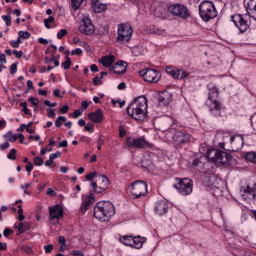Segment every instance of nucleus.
Instances as JSON below:
<instances>
[{
  "label": "nucleus",
  "instance_id": "obj_1",
  "mask_svg": "<svg viewBox=\"0 0 256 256\" xmlns=\"http://www.w3.org/2000/svg\"><path fill=\"white\" fill-rule=\"evenodd\" d=\"M147 107V97L139 96L129 104L126 112L135 121H145L147 118Z\"/></svg>",
  "mask_w": 256,
  "mask_h": 256
},
{
  "label": "nucleus",
  "instance_id": "obj_2",
  "mask_svg": "<svg viewBox=\"0 0 256 256\" xmlns=\"http://www.w3.org/2000/svg\"><path fill=\"white\" fill-rule=\"evenodd\" d=\"M93 215L98 221L105 223L115 215V205L109 201L98 202L94 206Z\"/></svg>",
  "mask_w": 256,
  "mask_h": 256
},
{
  "label": "nucleus",
  "instance_id": "obj_3",
  "mask_svg": "<svg viewBox=\"0 0 256 256\" xmlns=\"http://www.w3.org/2000/svg\"><path fill=\"white\" fill-rule=\"evenodd\" d=\"M207 159L218 165H229L233 161V156L225 151L209 149L207 151Z\"/></svg>",
  "mask_w": 256,
  "mask_h": 256
},
{
  "label": "nucleus",
  "instance_id": "obj_4",
  "mask_svg": "<svg viewBox=\"0 0 256 256\" xmlns=\"http://www.w3.org/2000/svg\"><path fill=\"white\" fill-rule=\"evenodd\" d=\"M199 15L205 23L211 21V19H215V17H217V8H215V4L207 0L202 1L199 5Z\"/></svg>",
  "mask_w": 256,
  "mask_h": 256
},
{
  "label": "nucleus",
  "instance_id": "obj_5",
  "mask_svg": "<svg viewBox=\"0 0 256 256\" xmlns=\"http://www.w3.org/2000/svg\"><path fill=\"white\" fill-rule=\"evenodd\" d=\"M117 33V43L125 45V43H129L131 41V37H133V28L129 24H119Z\"/></svg>",
  "mask_w": 256,
  "mask_h": 256
},
{
  "label": "nucleus",
  "instance_id": "obj_6",
  "mask_svg": "<svg viewBox=\"0 0 256 256\" xmlns=\"http://www.w3.org/2000/svg\"><path fill=\"white\" fill-rule=\"evenodd\" d=\"M173 185L181 195H191L193 193V180L189 178H176Z\"/></svg>",
  "mask_w": 256,
  "mask_h": 256
},
{
  "label": "nucleus",
  "instance_id": "obj_7",
  "mask_svg": "<svg viewBox=\"0 0 256 256\" xmlns=\"http://www.w3.org/2000/svg\"><path fill=\"white\" fill-rule=\"evenodd\" d=\"M169 13L174 17H179L180 19L187 20L191 17V11L187 9V6L183 4H172L168 7Z\"/></svg>",
  "mask_w": 256,
  "mask_h": 256
},
{
  "label": "nucleus",
  "instance_id": "obj_8",
  "mask_svg": "<svg viewBox=\"0 0 256 256\" xmlns=\"http://www.w3.org/2000/svg\"><path fill=\"white\" fill-rule=\"evenodd\" d=\"M126 145H127V147H130V149H149V148H151V143L147 142V140H145V137H140V138L128 137L126 139Z\"/></svg>",
  "mask_w": 256,
  "mask_h": 256
},
{
  "label": "nucleus",
  "instance_id": "obj_9",
  "mask_svg": "<svg viewBox=\"0 0 256 256\" xmlns=\"http://www.w3.org/2000/svg\"><path fill=\"white\" fill-rule=\"evenodd\" d=\"M91 187L93 188V193H103L109 187V178L105 175H99L96 182L91 183Z\"/></svg>",
  "mask_w": 256,
  "mask_h": 256
},
{
  "label": "nucleus",
  "instance_id": "obj_10",
  "mask_svg": "<svg viewBox=\"0 0 256 256\" xmlns=\"http://www.w3.org/2000/svg\"><path fill=\"white\" fill-rule=\"evenodd\" d=\"M131 193L134 199H139V197H145L147 195V183L142 180H137L133 182Z\"/></svg>",
  "mask_w": 256,
  "mask_h": 256
},
{
  "label": "nucleus",
  "instance_id": "obj_11",
  "mask_svg": "<svg viewBox=\"0 0 256 256\" xmlns=\"http://www.w3.org/2000/svg\"><path fill=\"white\" fill-rule=\"evenodd\" d=\"M140 77H143L147 83H157L161 79V72L151 68L143 69L139 72Z\"/></svg>",
  "mask_w": 256,
  "mask_h": 256
},
{
  "label": "nucleus",
  "instance_id": "obj_12",
  "mask_svg": "<svg viewBox=\"0 0 256 256\" xmlns=\"http://www.w3.org/2000/svg\"><path fill=\"white\" fill-rule=\"evenodd\" d=\"M217 97H219V89L213 87L209 90L208 99L209 109L210 111H221V103L217 101Z\"/></svg>",
  "mask_w": 256,
  "mask_h": 256
},
{
  "label": "nucleus",
  "instance_id": "obj_13",
  "mask_svg": "<svg viewBox=\"0 0 256 256\" xmlns=\"http://www.w3.org/2000/svg\"><path fill=\"white\" fill-rule=\"evenodd\" d=\"M173 132L172 140L176 145H186L191 142V134L181 130H171Z\"/></svg>",
  "mask_w": 256,
  "mask_h": 256
},
{
  "label": "nucleus",
  "instance_id": "obj_14",
  "mask_svg": "<svg viewBox=\"0 0 256 256\" xmlns=\"http://www.w3.org/2000/svg\"><path fill=\"white\" fill-rule=\"evenodd\" d=\"M232 22L239 29L240 33H245L249 29L247 15L235 14L232 16Z\"/></svg>",
  "mask_w": 256,
  "mask_h": 256
},
{
  "label": "nucleus",
  "instance_id": "obj_15",
  "mask_svg": "<svg viewBox=\"0 0 256 256\" xmlns=\"http://www.w3.org/2000/svg\"><path fill=\"white\" fill-rule=\"evenodd\" d=\"M79 31L83 35H93L95 33V26L93 22L89 19V17H84L82 19V23L79 26Z\"/></svg>",
  "mask_w": 256,
  "mask_h": 256
},
{
  "label": "nucleus",
  "instance_id": "obj_16",
  "mask_svg": "<svg viewBox=\"0 0 256 256\" xmlns=\"http://www.w3.org/2000/svg\"><path fill=\"white\" fill-rule=\"evenodd\" d=\"M230 145L232 151L237 152L243 149V145H245V139L242 135H235L230 137Z\"/></svg>",
  "mask_w": 256,
  "mask_h": 256
},
{
  "label": "nucleus",
  "instance_id": "obj_17",
  "mask_svg": "<svg viewBox=\"0 0 256 256\" xmlns=\"http://www.w3.org/2000/svg\"><path fill=\"white\" fill-rule=\"evenodd\" d=\"M154 211L156 215L163 217V215H167V211H169V204H167L165 200L157 201L154 206Z\"/></svg>",
  "mask_w": 256,
  "mask_h": 256
},
{
  "label": "nucleus",
  "instance_id": "obj_18",
  "mask_svg": "<svg viewBox=\"0 0 256 256\" xmlns=\"http://www.w3.org/2000/svg\"><path fill=\"white\" fill-rule=\"evenodd\" d=\"M110 73H116V75H123L127 71V63L119 60L116 64L109 68Z\"/></svg>",
  "mask_w": 256,
  "mask_h": 256
},
{
  "label": "nucleus",
  "instance_id": "obj_19",
  "mask_svg": "<svg viewBox=\"0 0 256 256\" xmlns=\"http://www.w3.org/2000/svg\"><path fill=\"white\" fill-rule=\"evenodd\" d=\"M172 96L168 91H162L158 95V103L160 107H167L171 103Z\"/></svg>",
  "mask_w": 256,
  "mask_h": 256
},
{
  "label": "nucleus",
  "instance_id": "obj_20",
  "mask_svg": "<svg viewBox=\"0 0 256 256\" xmlns=\"http://www.w3.org/2000/svg\"><path fill=\"white\" fill-rule=\"evenodd\" d=\"M50 218L51 219H61L63 216V208L59 204L49 208Z\"/></svg>",
  "mask_w": 256,
  "mask_h": 256
},
{
  "label": "nucleus",
  "instance_id": "obj_21",
  "mask_svg": "<svg viewBox=\"0 0 256 256\" xmlns=\"http://www.w3.org/2000/svg\"><path fill=\"white\" fill-rule=\"evenodd\" d=\"M95 203V194L90 193L89 196L86 197V200L82 203L80 211L81 213H85L89 211V206Z\"/></svg>",
  "mask_w": 256,
  "mask_h": 256
},
{
  "label": "nucleus",
  "instance_id": "obj_22",
  "mask_svg": "<svg viewBox=\"0 0 256 256\" xmlns=\"http://www.w3.org/2000/svg\"><path fill=\"white\" fill-rule=\"evenodd\" d=\"M88 119L93 123H101L103 121V110L97 109L95 112L89 113Z\"/></svg>",
  "mask_w": 256,
  "mask_h": 256
},
{
  "label": "nucleus",
  "instance_id": "obj_23",
  "mask_svg": "<svg viewBox=\"0 0 256 256\" xmlns=\"http://www.w3.org/2000/svg\"><path fill=\"white\" fill-rule=\"evenodd\" d=\"M99 63H101L103 67H113V64L115 63V56L113 55L103 56L99 59Z\"/></svg>",
  "mask_w": 256,
  "mask_h": 256
},
{
  "label": "nucleus",
  "instance_id": "obj_24",
  "mask_svg": "<svg viewBox=\"0 0 256 256\" xmlns=\"http://www.w3.org/2000/svg\"><path fill=\"white\" fill-rule=\"evenodd\" d=\"M92 9L94 13H103L107 10V4H103L99 0H92Z\"/></svg>",
  "mask_w": 256,
  "mask_h": 256
},
{
  "label": "nucleus",
  "instance_id": "obj_25",
  "mask_svg": "<svg viewBox=\"0 0 256 256\" xmlns=\"http://www.w3.org/2000/svg\"><path fill=\"white\" fill-rule=\"evenodd\" d=\"M145 241H147V238L145 237H141V236L132 237V247L134 249H141Z\"/></svg>",
  "mask_w": 256,
  "mask_h": 256
},
{
  "label": "nucleus",
  "instance_id": "obj_26",
  "mask_svg": "<svg viewBox=\"0 0 256 256\" xmlns=\"http://www.w3.org/2000/svg\"><path fill=\"white\" fill-rule=\"evenodd\" d=\"M160 125H161L162 131H167V129L171 128L173 125V118L171 117L163 118L160 121Z\"/></svg>",
  "mask_w": 256,
  "mask_h": 256
},
{
  "label": "nucleus",
  "instance_id": "obj_27",
  "mask_svg": "<svg viewBox=\"0 0 256 256\" xmlns=\"http://www.w3.org/2000/svg\"><path fill=\"white\" fill-rule=\"evenodd\" d=\"M120 243L126 245L127 247H133V237L132 236H122L120 238Z\"/></svg>",
  "mask_w": 256,
  "mask_h": 256
},
{
  "label": "nucleus",
  "instance_id": "obj_28",
  "mask_svg": "<svg viewBox=\"0 0 256 256\" xmlns=\"http://www.w3.org/2000/svg\"><path fill=\"white\" fill-rule=\"evenodd\" d=\"M166 73L168 75H170L171 77H173V79H177V77H179V70L178 69H175L173 67H167L166 68Z\"/></svg>",
  "mask_w": 256,
  "mask_h": 256
},
{
  "label": "nucleus",
  "instance_id": "obj_29",
  "mask_svg": "<svg viewBox=\"0 0 256 256\" xmlns=\"http://www.w3.org/2000/svg\"><path fill=\"white\" fill-rule=\"evenodd\" d=\"M246 161H249L250 163H253L256 165V152H247L245 154Z\"/></svg>",
  "mask_w": 256,
  "mask_h": 256
},
{
  "label": "nucleus",
  "instance_id": "obj_30",
  "mask_svg": "<svg viewBox=\"0 0 256 256\" xmlns=\"http://www.w3.org/2000/svg\"><path fill=\"white\" fill-rule=\"evenodd\" d=\"M4 139H7L10 143H15V141L18 139V136L17 134H13V131H9L4 135Z\"/></svg>",
  "mask_w": 256,
  "mask_h": 256
},
{
  "label": "nucleus",
  "instance_id": "obj_31",
  "mask_svg": "<svg viewBox=\"0 0 256 256\" xmlns=\"http://www.w3.org/2000/svg\"><path fill=\"white\" fill-rule=\"evenodd\" d=\"M85 0H71V7L73 11H78V9L81 8V5H83V2Z\"/></svg>",
  "mask_w": 256,
  "mask_h": 256
},
{
  "label": "nucleus",
  "instance_id": "obj_32",
  "mask_svg": "<svg viewBox=\"0 0 256 256\" xmlns=\"http://www.w3.org/2000/svg\"><path fill=\"white\" fill-rule=\"evenodd\" d=\"M203 159H207L206 157L196 158L193 160L192 165L193 167H203Z\"/></svg>",
  "mask_w": 256,
  "mask_h": 256
},
{
  "label": "nucleus",
  "instance_id": "obj_33",
  "mask_svg": "<svg viewBox=\"0 0 256 256\" xmlns=\"http://www.w3.org/2000/svg\"><path fill=\"white\" fill-rule=\"evenodd\" d=\"M7 158L10 161H15V159H17V150L15 148H12L10 152L7 154Z\"/></svg>",
  "mask_w": 256,
  "mask_h": 256
},
{
  "label": "nucleus",
  "instance_id": "obj_34",
  "mask_svg": "<svg viewBox=\"0 0 256 256\" xmlns=\"http://www.w3.org/2000/svg\"><path fill=\"white\" fill-rule=\"evenodd\" d=\"M20 107H22V111H23V113H25V115L31 116V110H29V108H27V102L20 103Z\"/></svg>",
  "mask_w": 256,
  "mask_h": 256
},
{
  "label": "nucleus",
  "instance_id": "obj_35",
  "mask_svg": "<svg viewBox=\"0 0 256 256\" xmlns=\"http://www.w3.org/2000/svg\"><path fill=\"white\" fill-rule=\"evenodd\" d=\"M18 37H20L21 39H29V37H31V33L27 31H19Z\"/></svg>",
  "mask_w": 256,
  "mask_h": 256
},
{
  "label": "nucleus",
  "instance_id": "obj_36",
  "mask_svg": "<svg viewBox=\"0 0 256 256\" xmlns=\"http://www.w3.org/2000/svg\"><path fill=\"white\" fill-rule=\"evenodd\" d=\"M179 76L176 79H187L189 77V72L185 70H178Z\"/></svg>",
  "mask_w": 256,
  "mask_h": 256
},
{
  "label": "nucleus",
  "instance_id": "obj_37",
  "mask_svg": "<svg viewBox=\"0 0 256 256\" xmlns=\"http://www.w3.org/2000/svg\"><path fill=\"white\" fill-rule=\"evenodd\" d=\"M66 61L62 63V66L64 67L65 70L70 69L71 67V58L68 56L65 57Z\"/></svg>",
  "mask_w": 256,
  "mask_h": 256
},
{
  "label": "nucleus",
  "instance_id": "obj_38",
  "mask_svg": "<svg viewBox=\"0 0 256 256\" xmlns=\"http://www.w3.org/2000/svg\"><path fill=\"white\" fill-rule=\"evenodd\" d=\"M18 219L19 221H24L25 215H23V206L18 205Z\"/></svg>",
  "mask_w": 256,
  "mask_h": 256
},
{
  "label": "nucleus",
  "instance_id": "obj_39",
  "mask_svg": "<svg viewBox=\"0 0 256 256\" xmlns=\"http://www.w3.org/2000/svg\"><path fill=\"white\" fill-rule=\"evenodd\" d=\"M44 161L43 158L37 156L34 158V165H36L37 167H41V165H43Z\"/></svg>",
  "mask_w": 256,
  "mask_h": 256
},
{
  "label": "nucleus",
  "instance_id": "obj_40",
  "mask_svg": "<svg viewBox=\"0 0 256 256\" xmlns=\"http://www.w3.org/2000/svg\"><path fill=\"white\" fill-rule=\"evenodd\" d=\"M2 19L5 21L7 27H11V16L3 15Z\"/></svg>",
  "mask_w": 256,
  "mask_h": 256
},
{
  "label": "nucleus",
  "instance_id": "obj_41",
  "mask_svg": "<svg viewBox=\"0 0 256 256\" xmlns=\"http://www.w3.org/2000/svg\"><path fill=\"white\" fill-rule=\"evenodd\" d=\"M31 183H26L24 185H21V189H24V193L25 195H31V192L27 191V189H29V187H31Z\"/></svg>",
  "mask_w": 256,
  "mask_h": 256
},
{
  "label": "nucleus",
  "instance_id": "obj_42",
  "mask_svg": "<svg viewBox=\"0 0 256 256\" xmlns=\"http://www.w3.org/2000/svg\"><path fill=\"white\" fill-rule=\"evenodd\" d=\"M94 177H97V172H95V171L87 174L85 179H86V181H93Z\"/></svg>",
  "mask_w": 256,
  "mask_h": 256
},
{
  "label": "nucleus",
  "instance_id": "obj_43",
  "mask_svg": "<svg viewBox=\"0 0 256 256\" xmlns=\"http://www.w3.org/2000/svg\"><path fill=\"white\" fill-rule=\"evenodd\" d=\"M94 125L93 123L89 122L85 127L84 130L88 131V133H93V131H95V129H93Z\"/></svg>",
  "mask_w": 256,
  "mask_h": 256
},
{
  "label": "nucleus",
  "instance_id": "obj_44",
  "mask_svg": "<svg viewBox=\"0 0 256 256\" xmlns=\"http://www.w3.org/2000/svg\"><path fill=\"white\" fill-rule=\"evenodd\" d=\"M17 65L18 63H13L10 66V75H15V73H17Z\"/></svg>",
  "mask_w": 256,
  "mask_h": 256
},
{
  "label": "nucleus",
  "instance_id": "obj_45",
  "mask_svg": "<svg viewBox=\"0 0 256 256\" xmlns=\"http://www.w3.org/2000/svg\"><path fill=\"white\" fill-rule=\"evenodd\" d=\"M65 35H67V29H61L57 33V39H63V37H65Z\"/></svg>",
  "mask_w": 256,
  "mask_h": 256
},
{
  "label": "nucleus",
  "instance_id": "obj_46",
  "mask_svg": "<svg viewBox=\"0 0 256 256\" xmlns=\"http://www.w3.org/2000/svg\"><path fill=\"white\" fill-rule=\"evenodd\" d=\"M28 102L31 103V105H34V106L39 105V100L37 98L33 97V96L28 98Z\"/></svg>",
  "mask_w": 256,
  "mask_h": 256
},
{
  "label": "nucleus",
  "instance_id": "obj_47",
  "mask_svg": "<svg viewBox=\"0 0 256 256\" xmlns=\"http://www.w3.org/2000/svg\"><path fill=\"white\" fill-rule=\"evenodd\" d=\"M47 111H48L47 117H49V119H53V117L57 115V113H55V110H53L52 108H47Z\"/></svg>",
  "mask_w": 256,
  "mask_h": 256
},
{
  "label": "nucleus",
  "instance_id": "obj_48",
  "mask_svg": "<svg viewBox=\"0 0 256 256\" xmlns=\"http://www.w3.org/2000/svg\"><path fill=\"white\" fill-rule=\"evenodd\" d=\"M83 115V112L81 110L77 109L72 114L71 117H74V119H77V117H81Z\"/></svg>",
  "mask_w": 256,
  "mask_h": 256
},
{
  "label": "nucleus",
  "instance_id": "obj_49",
  "mask_svg": "<svg viewBox=\"0 0 256 256\" xmlns=\"http://www.w3.org/2000/svg\"><path fill=\"white\" fill-rule=\"evenodd\" d=\"M23 227H24L23 222H20L18 225L17 224L14 225V229H18L19 233H23Z\"/></svg>",
  "mask_w": 256,
  "mask_h": 256
},
{
  "label": "nucleus",
  "instance_id": "obj_50",
  "mask_svg": "<svg viewBox=\"0 0 256 256\" xmlns=\"http://www.w3.org/2000/svg\"><path fill=\"white\" fill-rule=\"evenodd\" d=\"M101 77H98V76H96V77H94L93 78V83H94V85H103V82L101 81Z\"/></svg>",
  "mask_w": 256,
  "mask_h": 256
},
{
  "label": "nucleus",
  "instance_id": "obj_51",
  "mask_svg": "<svg viewBox=\"0 0 256 256\" xmlns=\"http://www.w3.org/2000/svg\"><path fill=\"white\" fill-rule=\"evenodd\" d=\"M45 253H51L53 251V244H48L44 246Z\"/></svg>",
  "mask_w": 256,
  "mask_h": 256
},
{
  "label": "nucleus",
  "instance_id": "obj_52",
  "mask_svg": "<svg viewBox=\"0 0 256 256\" xmlns=\"http://www.w3.org/2000/svg\"><path fill=\"white\" fill-rule=\"evenodd\" d=\"M83 50L81 48H76L71 51V55H82Z\"/></svg>",
  "mask_w": 256,
  "mask_h": 256
},
{
  "label": "nucleus",
  "instance_id": "obj_53",
  "mask_svg": "<svg viewBox=\"0 0 256 256\" xmlns=\"http://www.w3.org/2000/svg\"><path fill=\"white\" fill-rule=\"evenodd\" d=\"M46 195H49L50 197H55L57 196V192H55V190L48 188Z\"/></svg>",
  "mask_w": 256,
  "mask_h": 256
},
{
  "label": "nucleus",
  "instance_id": "obj_54",
  "mask_svg": "<svg viewBox=\"0 0 256 256\" xmlns=\"http://www.w3.org/2000/svg\"><path fill=\"white\" fill-rule=\"evenodd\" d=\"M97 143H98L97 149L98 151H101V145H103L104 143L103 138L101 136L98 137Z\"/></svg>",
  "mask_w": 256,
  "mask_h": 256
},
{
  "label": "nucleus",
  "instance_id": "obj_55",
  "mask_svg": "<svg viewBox=\"0 0 256 256\" xmlns=\"http://www.w3.org/2000/svg\"><path fill=\"white\" fill-rule=\"evenodd\" d=\"M12 53L17 57V59H21V57H23V51L18 52L17 50H13Z\"/></svg>",
  "mask_w": 256,
  "mask_h": 256
},
{
  "label": "nucleus",
  "instance_id": "obj_56",
  "mask_svg": "<svg viewBox=\"0 0 256 256\" xmlns=\"http://www.w3.org/2000/svg\"><path fill=\"white\" fill-rule=\"evenodd\" d=\"M12 233H13V230H11L9 228L4 229V231H3L4 237H9V235H12Z\"/></svg>",
  "mask_w": 256,
  "mask_h": 256
},
{
  "label": "nucleus",
  "instance_id": "obj_57",
  "mask_svg": "<svg viewBox=\"0 0 256 256\" xmlns=\"http://www.w3.org/2000/svg\"><path fill=\"white\" fill-rule=\"evenodd\" d=\"M127 135V131L123 128V126H120L119 128V137H125Z\"/></svg>",
  "mask_w": 256,
  "mask_h": 256
},
{
  "label": "nucleus",
  "instance_id": "obj_58",
  "mask_svg": "<svg viewBox=\"0 0 256 256\" xmlns=\"http://www.w3.org/2000/svg\"><path fill=\"white\" fill-rule=\"evenodd\" d=\"M57 157H61V152L57 151L56 153H53L49 156V158L52 159V161L54 159H57Z\"/></svg>",
  "mask_w": 256,
  "mask_h": 256
},
{
  "label": "nucleus",
  "instance_id": "obj_59",
  "mask_svg": "<svg viewBox=\"0 0 256 256\" xmlns=\"http://www.w3.org/2000/svg\"><path fill=\"white\" fill-rule=\"evenodd\" d=\"M9 147H10L9 142H5L4 144L0 145V150L5 151V149H9Z\"/></svg>",
  "mask_w": 256,
  "mask_h": 256
},
{
  "label": "nucleus",
  "instance_id": "obj_60",
  "mask_svg": "<svg viewBox=\"0 0 256 256\" xmlns=\"http://www.w3.org/2000/svg\"><path fill=\"white\" fill-rule=\"evenodd\" d=\"M71 255H73V256H85V254H83L81 251H79V250H73L72 252H71Z\"/></svg>",
  "mask_w": 256,
  "mask_h": 256
},
{
  "label": "nucleus",
  "instance_id": "obj_61",
  "mask_svg": "<svg viewBox=\"0 0 256 256\" xmlns=\"http://www.w3.org/2000/svg\"><path fill=\"white\" fill-rule=\"evenodd\" d=\"M44 105H46V107H55L57 103L56 102L51 103L49 100H45Z\"/></svg>",
  "mask_w": 256,
  "mask_h": 256
},
{
  "label": "nucleus",
  "instance_id": "obj_62",
  "mask_svg": "<svg viewBox=\"0 0 256 256\" xmlns=\"http://www.w3.org/2000/svg\"><path fill=\"white\" fill-rule=\"evenodd\" d=\"M26 171L27 173H31V171H33V163L28 162V164L26 165Z\"/></svg>",
  "mask_w": 256,
  "mask_h": 256
},
{
  "label": "nucleus",
  "instance_id": "obj_63",
  "mask_svg": "<svg viewBox=\"0 0 256 256\" xmlns=\"http://www.w3.org/2000/svg\"><path fill=\"white\" fill-rule=\"evenodd\" d=\"M67 111H69V106L64 105L62 108H60V112L65 115V113H67Z\"/></svg>",
  "mask_w": 256,
  "mask_h": 256
},
{
  "label": "nucleus",
  "instance_id": "obj_64",
  "mask_svg": "<svg viewBox=\"0 0 256 256\" xmlns=\"http://www.w3.org/2000/svg\"><path fill=\"white\" fill-rule=\"evenodd\" d=\"M244 193H246V195H251L253 193V188L247 186L246 189H244Z\"/></svg>",
  "mask_w": 256,
  "mask_h": 256
}]
</instances>
